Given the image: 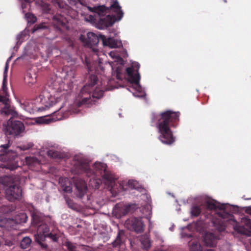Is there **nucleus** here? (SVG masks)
Wrapping results in <instances>:
<instances>
[{
	"label": "nucleus",
	"instance_id": "nucleus-1",
	"mask_svg": "<svg viewBox=\"0 0 251 251\" xmlns=\"http://www.w3.org/2000/svg\"><path fill=\"white\" fill-rule=\"evenodd\" d=\"M179 115V112L172 110H166L158 114H152L151 122L155 123L160 133L159 139L163 144L171 145L175 142L170 127L176 126Z\"/></svg>",
	"mask_w": 251,
	"mask_h": 251
},
{
	"label": "nucleus",
	"instance_id": "nucleus-2",
	"mask_svg": "<svg viewBox=\"0 0 251 251\" xmlns=\"http://www.w3.org/2000/svg\"><path fill=\"white\" fill-rule=\"evenodd\" d=\"M93 170L90 168L87 160L80 155H75L74 160L73 172L76 174H85L90 177L92 176H100L105 183L109 185L115 181L112 174L106 169V164L98 162L93 166Z\"/></svg>",
	"mask_w": 251,
	"mask_h": 251
},
{
	"label": "nucleus",
	"instance_id": "nucleus-3",
	"mask_svg": "<svg viewBox=\"0 0 251 251\" xmlns=\"http://www.w3.org/2000/svg\"><path fill=\"white\" fill-rule=\"evenodd\" d=\"M91 11L95 13L100 16L98 20V24L100 26V28L109 27L112 26L115 22L116 18L114 16L108 15L105 16V14L110 9H112L116 13L118 20H120L123 17L124 13L121 10V7L119 5L117 1H114L113 3L110 5L109 7H106L104 5H99L90 7Z\"/></svg>",
	"mask_w": 251,
	"mask_h": 251
},
{
	"label": "nucleus",
	"instance_id": "nucleus-4",
	"mask_svg": "<svg viewBox=\"0 0 251 251\" xmlns=\"http://www.w3.org/2000/svg\"><path fill=\"white\" fill-rule=\"evenodd\" d=\"M54 89L55 90H53L51 92L44 89L39 97L36 99V103L41 105L37 107L39 110H45L60 102H61L60 108H62V104L65 99L64 93H62L59 88H55Z\"/></svg>",
	"mask_w": 251,
	"mask_h": 251
},
{
	"label": "nucleus",
	"instance_id": "nucleus-5",
	"mask_svg": "<svg viewBox=\"0 0 251 251\" xmlns=\"http://www.w3.org/2000/svg\"><path fill=\"white\" fill-rule=\"evenodd\" d=\"M206 207L209 210H221L223 211L216 213L218 218H213L212 220L213 226L219 231H223L225 229V225L224 220L228 217V213L225 212L226 208V204H222L214 200H207L205 201Z\"/></svg>",
	"mask_w": 251,
	"mask_h": 251
},
{
	"label": "nucleus",
	"instance_id": "nucleus-6",
	"mask_svg": "<svg viewBox=\"0 0 251 251\" xmlns=\"http://www.w3.org/2000/svg\"><path fill=\"white\" fill-rule=\"evenodd\" d=\"M10 142L8 141L7 144L0 146V161L3 162L1 167L10 170H15L19 166L15 161L17 157V153L12 150H9Z\"/></svg>",
	"mask_w": 251,
	"mask_h": 251
},
{
	"label": "nucleus",
	"instance_id": "nucleus-7",
	"mask_svg": "<svg viewBox=\"0 0 251 251\" xmlns=\"http://www.w3.org/2000/svg\"><path fill=\"white\" fill-rule=\"evenodd\" d=\"M32 223L37 227V234L34 235L35 240L42 248L47 249L48 245L43 242L45 240V236L50 232L49 226L42 220V217L37 213H33L32 215Z\"/></svg>",
	"mask_w": 251,
	"mask_h": 251
},
{
	"label": "nucleus",
	"instance_id": "nucleus-8",
	"mask_svg": "<svg viewBox=\"0 0 251 251\" xmlns=\"http://www.w3.org/2000/svg\"><path fill=\"white\" fill-rule=\"evenodd\" d=\"M98 80V77L95 75H90L88 83L81 89L78 97H80L77 105L80 107L82 105H86L89 107L90 105L94 103L91 98V92L92 87L94 86Z\"/></svg>",
	"mask_w": 251,
	"mask_h": 251
},
{
	"label": "nucleus",
	"instance_id": "nucleus-9",
	"mask_svg": "<svg viewBox=\"0 0 251 251\" xmlns=\"http://www.w3.org/2000/svg\"><path fill=\"white\" fill-rule=\"evenodd\" d=\"M75 194L77 198L80 199L83 203H89L91 196L88 194V187L86 182L82 179L76 178L74 181Z\"/></svg>",
	"mask_w": 251,
	"mask_h": 251
},
{
	"label": "nucleus",
	"instance_id": "nucleus-10",
	"mask_svg": "<svg viewBox=\"0 0 251 251\" xmlns=\"http://www.w3.org/2000/svg\"><path fill=\"white\" fill-rule=\"evenodd\" d=\"M7 83H2V90L4 95H0V102H2L4 106L0 110L1 115L8 116L11 115L12 117L17 116L18 113L15 110L14 108L10 104L9 100L8 99L9 95L7 92Z\"/></svg>",
	"mask_w": 251,
	"mask_h": 251
},
{
	"label": "nucleus",
	"instance_id": "nucleus-11",
	"mask_svg": "<svg viewBox=\"0 0 251 251\" xmlns=\"http://www.w3.org/2000/svg\"><path fill=\"white\" fill-rule=\"evenodd\" d=\"M125 226L129 230L137 233H141L144 230L145 225L141 217H131L126 221Z\"/></svg>",
	"mask_w": 251,
	"mask_h": 251
},
{
	"label": "nucleus",
	"instance_id": "nucleus-12",
	"mask_svg": "<svg viewBox=\"0 0 251 251\" xmlns=\"http://www.w3.org/2000/svg\"><path fill=\"white\" fill-rule=\"evenodd\" d=\"M140 67V65L139 63L134 62L132 63L130 67L126 69L128 81L137 86H140V75L139 73Z\"/></svg>",
	"mask_w": 251,
	"mask_h": 251
},
{
	"label": "nucleus",
	"instance_id": "nucleus-13",
	"mask_svg": "<svg viewBox=\"0 0 251 251\" xmlns=\"http://www.w3.org/2000/svg\"><path fill=\"white\" fill-rule=\"evenodd\" d=\"M22 190L19 183H15L9 186L5 190L6 198L10 201H14L21 199Z\"/></svg>",
	"mask_w": 251,
	"mask_h": 251
},
{
	"label": "nucleus",
	"instance_id": "nucleus-14",
	"mask_svg": "<svg viewBox=\"0 0 251 251\" xmlns=\"http://www.w3.org/2000/svg\"><path fill=\"white\" fill-rule=\"evenodd\" d=\"M6 129L7 134L17 136L24 131L25 126L22 122L20 121H13L10 119L7 122V126Z\"/></svg>",
	"mask_w": 251,
	"mask_h": 251
},
{
	"label": "nucleus",
	"instance_id": "nucleus-15",
	"mask_svg": "<svg viewBox=\"0 0 251 251\" xmlns=\"http://www.w3.org/2000/svg\"><path fill=\"white\" fill-rule=\"evenodd\" d=\"M115 208L116 212L120 216H123L136 209L137 205L135 203H119L116 204Z\"/></svg>",
	"mask_w": 251,
	"mask_h": 251
},
{
	"label": "nucleus",
	"instance_id": "nucleus-16",
	"mask_svg": "<svg viewBox=\"0 0 251 251\" xmlns=\"http://www.w3.org/2000/svg\"><path fill=\"white\" fill-rule=\"evenodd\" d=\"M241 224L242 225H236L234 227V229L238 233L244 235H250L249 228L251 226V221L247 217H243L241 219Z\"/></svg>",
	"mask_w": 251,
	"mask_h": 251
},
{
	"label": "nucleus",
	"instance_id": "nucleus-17",
	"mask_svg": "<svg viewBox=\"0 0 251 251\" xmlns=\"http://www.w3.org/2000/svg\"><path fill=\"white\" fill-rule=\"evenodd\" d=\"M100 38L104 46H108L110 48H120L123 46L121 41L118 39L111 37L106 38V37L103 35H100Z\"/></svg>",
	"mask_w": 251,
	"mask_h": 251
},
{
	"label": "nucleus",
	"instance_id": "nucleus-18",
	"mask_svg": "<svg viewBox=\"0 0 251 251\" xmlns=\"http://www.w3.org/2000/svg\"><path fill=\"white\" fill-rule=\"evenodd\" d=\"M66 19L60 14H56L53 16L52 23L55 28L61 30L62 27L66 25Z\"/></svg>",
	"mask_w": 251,
	"mask_h": 251
},
{
	"label": "nucleus",
	"instance_id": "nucleus-19",
	"mask_svg": "<svg viewBox=\"0 0 251 251\" xmlns=\"http://www.w3.org/2000/svg\"><path fill=\"white\" fill-rule=\"evenodd\" d=\"M19 177L11 176H4L0 177V183L7 186H10L19 182Z\"/></svg>",
	"mask_w": 251,
	"mask_h": 251
},
{
	"label": "nucleus",
	"instance_id": "nucleus-20",
	"mask_svg": "<svg viewBox=\"0 0 251 251\" xmlns=\"http://www.w3.org/2000/svg\"><path fill=\"white\" fill-rule=\"evenodd\" d=\"M217 236L212 233H206L203 239L204 244L206 246L214 247L217 244Z\"/></svg>",
	"mask_w": 251,
	"mask_h": 251
},
{
	"label": "nucleus",
	"instance_id": "nucleus-21",
	"mask_svg": "<svg viewBox=\"0 0 251 251\" xmlns=\"http://www.w3.org/2000/svg\"><path fill=\"white\" fill-rule=\"evenodd\" d=\"M62 190L67 193L72 191V185L71 181L67 177H60L59 181Z\"/></svg>",
	"mask_w": 251,
	"mask_h": 251
},
{
	"label": "nucleus",
	"instance_id": "nucleus-22",
	"mask_svg": "<svg viewBox=\"0 0 251 251\" xmlns=\"http://www.w3.org/2000/svg\"><path fill=\"white\" fill-rule=\"evenodd\" d=\"M86 43L91 47L96 46L98 44L99 39H100V36L98 37L93 32H89L87 35Z\"/></svg>",
	"mask_w": 251,
	"mask_h": 251
},
{
	"label": "nucleus",
	"instance_id": "nucleus-23",
	"mask_svg": "<svg viewBox=\"0 0 251 251\" xmlns=\"http://www.w3.org/2000/svg\"><path fill=\"white\" fill-rule=\"evenodd\" d=\"M125 240V232L123 230H119L116 239L112 242L114 248H120Z\"/></svg>",
	"mask_w": 251,
	"mask_h": 251
},
{
	"label": "nucleus",
	"instance_id": "nucleus-24",
	"mask_svg": "<svg viewBox=\"0 0 251 251\" xmlns=\"http://www.w3.org/2000/svg\"><path fill=\"white\" fill-rule=\"evenodd\" d=\"M36 78L37 75L35 73L28 72L25 77V81L28 86H31L36 82Z\"/></svg>",
	"mask_w": 251,
	"mask_h": 251
},
{
	"label": "nucleus",
	"instance_id": "nucleus-25",
	"mask_svg": "<svg viewBox=\"0 0 251 251\" xmlns=\"http://www.w3.org/2000/svg\"><path fill=\"white\" fill-rule=\"evenodd\" d=\"M108 90L107 88H101L97 87L92 93V97L93 99H100L103 97L104 92Z\"/></svg>",
	"mask_w": 251,
	"mask_h": 251
},
{
	"label": "nucleus",
	"instance_id": "nucleus-26",
	"mask_svg": "<svg viewBox=\"0 0 251 251\" xmlns=\"http://www.w3.org/2000/svg\"><path fill=\"white\" fill-rule=\"evenodd\" d=\"M66 202L68 205V206L75 211H78L80 209L79 205L75 203L74 201L69 198L65 197Z\"/></svg>",
	"mask_w": 251,
	"mask_h": 251
},
{
	"label": "nucleus",
	"instance_id": "nucleus-27",
	"mask_svg": "<svg viewBox=\"0 0 251 251\" xmlns=\"http://www.w3.org/2000/svg\"><path fill=\"white\" fill-rule=\"evenodd\" d=\"M47 154L50 157L54 159H60L63 157V154L62 153L53 150H49L47 151Z\"/></svg>",
	"mask_w": 251,
	"mask_h": 251
},
{
	"label": "nucleus",
	"instance_id": "nucleus-28",
	"mask_svg": "<svg viewBox=\"0 0 251 251\" xmlns=\"http://www.w3.org/2000/svg\"><path fill=\"white\" fill-rule=\"evenodd\" d=\"M93 177L90 180V185L95 189H99L101 180L100 178H96V176H92Z\"/></svg>",
	"mask_w": 251,
	"mask_h": 251
},
{
	"label": "nucleus",
	"instance_id": "nucleus-29",
	"mask_svg": "<svg viewBox=\"0 0 251 251\" xmlns=\"http://www.w3.org/2000/svg\"><path fill=\"white\" fill-rule=\"evenodd\" d=\"M190 251H202L201 246L197 241L190 242Z\"/></svg>",
	"mask_w": 251,
	"mask_h": 251
},
{
	"label": "nucleus",
	"instance_id": "nucleus-30",
	"mask_svg": "<svg viewBox=\"0 0 251 251\" xmlns=\"http://www.w3.org/2000/svg\"><path fill=\"white\" fill-rule=\"evenodd\" d=\"M31 243V239L28 237H24L21 242L20 246L22 249L28 248Z\"/></svg>",
	"mask_w": 251,
	"mask_h": 251
},
{
	"label": "nucleus",
	"instance_id": "nucleus-31",
	"mask_svg": "<svg viewBox=\"0 0 251 251\" xmlns=\"http://www.w3.org/2000/svg\"><path fill=\"white\" fill-rule=\"evenodd\" d=\"M25 160L27 164L30 167L39 164V161L36 158L34 157H26L25 158Z\"/></svg>",
	"mask_w": 251,
	"mask_h": 251
},
{
	"label": "nucleus",
	"instance_id": "nucleus-32",
	"mask_svg": "<svg viewBox=\"0 0 251 251\" xmlns=\"http://www.w3.org/2000/svg\"><path fill=\"white\" fill-rule=\"evenodd\" d=\"M64 245L66 247L68 251H78L75 243H72L69 241H66L64 242Z\"/></svg>",
	"mask_w": 251,
	"mask_h": 251
},
{
	"label": "nucleus",
	"instance_id": "nucleus-33",
	"mask_svg": "<svg viewBox=\"0 0 251 251\" xmlns=\"http://www.w3.org/2000/svg\"><path fill=\"white\" fill-rule=\"evenodd\" d=\"M53 121V119L48 117H42L37 120V122L39 124H48Z\"/></svg>",
	"mask_w": 251,
	"mask_h": 251
},
{
	"label": "nucleus",
	"instance_id": "nucleus-34",
	"mask_svg": "<svg viewBox=\"0 0 251 251\" xmlns=\"http://www.w3.org/2000/svg\"><path fill=\"white\" fill-rule=\"evenodd\" d=\"M201 212V209L200 206L195 205L193 206L191 210V213L192 216L195 217L198 216Z\"/></svg>",
	"mask_w": 251,
	"mask_h": 251
},
{
	"label": "nucleus",
	"instance_id": "nucleus-35",
	"mask_svg": "<svg viewBox=\"0 0 251 251\" xmlns=\"http://www.w3.org/2000/svg\"><path fill=\"white\" fill-rule=\"evenodd\" d=\"M25 17L27 20L28 22L34 23L36 21V17L30 13H26L25 14Z\"/></svg>",
	"mask_w": 251,
	"mask_h": 251
},
{
	"label": "nucleus",
	"instance_id": "nucleus-36",
	"mask_svg": "<svg viewBox=\"0 0 251 251\" xmlns=\"http://www.w3.org/2000/svg\"><path fill=\"white\" fill-rule=\"evenodd\" d=\"M46 237L50 238L53 242H57L58 240V236H57L56 233H53L52 232H49L45 236V239Z\"/></svg>",
	"mask_w": 251,
	"mask_h": 251
},
{
	"label": "nucleus",
	"instance_id": "nucleus-37",
	"mask_svg": "<svg viewBox=\"0 0 251 251\" xmlns=\"http://www.w3.org/2000/svg\"><path fill=\"white\" fill-rule=\"evenodd\" d=\"M41 7L43 11L45 13H49L50 10V5L47 3L43 2Z\"/></svg>",
	"mask_w": 251,
	"mask_h": 251
},
{
	"label": "nucleus",
	"instance_id": "nucleus-38",
	"mask_svg": "<svg viewBox=\"0 0 251 251\" xmlns=\"http://www.w3.org/2000/svg\"><path fill=\"white\" fill-rule=\"evenodd\" d=\"M33 146V144L32 143H28L26 145H22L20 147L21 150L23 151H25L29 150Z\"/></svg>",
	"mask_w": 251,
	"mask_h": 251
},
{
	"label": "nucleus",
	"instance_id": "nucleus-39",
	"mask_svg": "<svg viewBox=\"0 0 251 251\" xmlns=\"http://www.w3.org/2000/svg\"><path fill=\"white\" fill-rule=\"evenodd\" d=\"M128 184L129 186L133 189H136L137 187L136 186L137 184V182L135 180H129L128 181Z\"/></svg>",
	"mask_w": 251,
	"mask_h": 251
},
{
	"label": "nucleus",
	"instance_id": "nucleus-40",
	"mask_svg": "<svg viewBox=\"0 0 251 251\" xmlns=\"http://www.w3.org/2000/svg\"><path fill=\"white\" fill-rule=\"evenodd\" d=\"M45 28V26L43 24H40L35 25L33 32H34L40 29H43Z\"/></svg>",
	"mask_w": 251,
	"mask_h": 251
},
{
	"label": "nucleus",
	"instance_id": "nucleus-41",
	"mask_svg": "<svg viewBox=\"0 0 251 251\" xmlns=\"http://www.w3.org/2000/svg\"><path fill=\"white\" fill-rule=\"evenodd\" d=\"M85 63H86V66H87V68L88 69V70L90 72L91 71H93V69H92V68L90 67V63L89 62H88V59L87 58H85Z\"/></svg>",
	"mask_w": 251,
	"mask_h": 251
},
{
	"label": "nucleus",
	"instance_id": "nucleus-42",
	"mask_svg": "<svg viewBox=\"0 0 251 251\" xmlns=\"http://www.w3.org/2000/svg\"><path fill=\"white\" fill-rule=\"evenodd\" d=\"M69 3L72 5H76L77 3L80 2V0H68Z\"/></svg>",
	"mask_w": 251,
	"mask_h": 251
},
{
	"label": "nucleus",
	"instance_id": "nucleus-43",
	"mask_svg": "<svg viewBox=\"0 0 251 251\" xmlns=\"http://www.w3.org/2000/svg\"><path fill=\"white\" fill-rule=\"evenodd\" d=\"M8 69V62L7 61L5 64V67H4L3 75H7Z\"/></svg>",
	"mask_w": 251,
	"mask_h": 251
},
{
	"label": "nucleus",
	"instance_id": "nucleus-44",
	"mask_svg": "<svg viewBox=\"0 0 251 251\" xmlns=\"http://www.w3.org/2000/svg\"><path fill=\"white\" fill-rule=\"evenodd\" d=\"M21 217L22 218L24 219V220L22 221V222H24V223H25L26 221V218H27V216H26V215L23 213H22L21 214Z\"/></svg>",
	"mask_w": 251,
	"mask_h": 251
},
{
	"label": "nucleus",
	"instance_id": "nucleus-45",
	"mask_svg": "<svg viewBox=\"0 0 251 251\" xmlns=\"http://www.w3.org/2000/svg\"><path fill=\"white\" fill-rule=\"evenodd\" d=\"M245 212L246 213L251 215V207L249 206L246 207Z\"/></svg>",
	"mask_w": 251,
	"mask_h": 251
},
{
	"label": "nucleus",
	"instance_id": "nucleus-46",
	"mask_svg": "<svg viewBox=\"0 0 251 251\" xmlns=\"http://www.w3.org/2000/svg\"><path fill=\"white\" fill-rule=\"evenodd\" d=\"M7 75H3V78L2 83H7Z\"/></svg>",
	"mask_w": 251,
	"mask_h": 251
},
{
	"label": "nucleus",
	"instance_id": "nucleus-47",
	"mask_svg": "<svg viewBox=\"0 0 251 251\" xmlns=\"http://www.w3.org/2000/svg\"><path fill=\"white\" fill-rule=\"evenodd\" d=\"M26 5H27V2H26V3H23L22 4V8L23 9L24 8H25L26 7Z\"/></svg>",
	"mask_w": 251,
	"mask_h": 251
},
{
	"label": "nucleus",
	"instance_id": "nucleus-48",
	"mask_svg": "<svg viewBox=\"0 0 251 251\" xmlns=\"http://www.w3.org/2000/svg\"><path fill=\"white\" fill-rule=\"evenodd\" d=\"M25 1V2H28V3H30V2H32L34 0H24Z\"/></svg>",
	"mask_w": 251,
	"mask_h": 251
},
{
	"label": "nucleus",
	"instance_id": "nucleus-49",
	"mask_svg": "<svg viewBox=\"0 0 251 251\" xmlns=\"http://www.w3.org/2000/svg\"><path fill=\"white\" fill-rule=\"evenodd\" d=\"M205 251H215L213 249H208Z\"/></svg>",
	"mask_w": 251,
	"mask_h": 251
},
{
	"label": "nucleus",
	"instance_id": "nucleus-50",
	"mask_svg": "<svg viewBox=\"0 0 251 251\" xmlns=\"http://www.w3.org/2000/svg\"><path fill=\"white\" fill-rule=\"evenodd\" d=\"M249 233L250 232H251V226L250 227V228H249Z\"/></svg>",
	"mask_w": 251,
	"mask_h": 251
},
{
	"label": "nucleus",
	"instance_id": "nucleus-51",
	"mask_svg": "<svg viewBox=\"0 0 251 251\" xmlns=\"http://www.w3.org/2000/svg\"><path fill=\"white\" fill-rule=\"evenodd\" d=\"M225 3L227 2V0H223Z\"/></svg>",
	"mask_w": 251,
	"mask_h": 251
},
{
	"label": "nucleus",
	"instance_id": "nucleus-52",
	"mask_svg": "<svg viewBox=\"0 0 251 251\" xmlns=\"http://www.w3.org/2000/svg\"><path fill=\"white\" fill-rule=\"evenodd\" d=\"M150 245H149V243H148V245L147 247L149 248V247H150Z\"/></svg>",
	"mask_w": 251,
	"mask_h": 251
}]
</instances>
